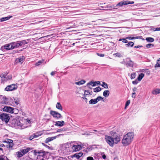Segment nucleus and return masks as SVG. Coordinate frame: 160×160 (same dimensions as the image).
Returning a JSON list of instances; mask_svg holds the SVG:
<instances>
[{"instance_id": "18", "label": "nucleus", "mask_w": 160, "mask_h": 160, "mask_svg": "<svg viewBox=\"0 0 160 160\" xmlns=\"http://www.w3.org/2000/svg\"><path fill=\"white\" fill-rule=\"evenodd\" d=\"M12 17V16H8L5 17H3L0 19V21L1 22H3L4 21L8 20L9 19L11 18Z\"/></svg>"}, {"instance_id": "37", "label": "nucleus", "mask_w": 160, "mask_h": 160, "mask_svg": "<svg viewBox=\"0 0 160 160\" xmlns=\"http://www.w3.org/2000/svg\"><path fill=\"white\" fill-rule=\"evenodd\" d=\"M101 86L107 89L108 88V85L105 82H102Z\"/></svg>"}, {"instance_id": "23", "label": "nucleus", "mask_w": 160, "mask_h": 160, "mask_svg": "<svg viewBox=\"0 0 160 160\" xmlns=\"http://www.w3.org/2000/svg\"><path fill=\"white\" fill-rule=\"evenodd\" d=\"M152 94L154 95H157L160 93V89L157 88L154 90L152 92Z\"/></svg>"}, {"instance_id": "25", "label": "nucleus", "mask_w": 160, "mask_h": 160, "mask_svg": "<svg viewBox=\"0 0 160 160\" xmlns=\"http://www.w3.org/2000/svg\"><path fill=\"white\" fill-rule=\"evenodd\" d=\"M97 103V101L96 99H92L89 101V104H94Z\"/></svg>"}, {"instance_id": "35", "label": "nucleus", "mask_w": 160, "mask_h": 160, "mask_svg": "<svg viewBox=\"0 0 160 160\" xmlns=\"http://www.w3.org/2000/svg\"><path fill=\"white\" fill-rule=\"evenodd\" d=\"M93 146H95V145H92L89 146L86 149V151L87 152H88L89 151H90L92 150L93 148L92 147Z\"/></svg>"}, {"instance_id": "29", "label": "nucleus", "mask_w": 160, "mask_h": 160, "mask_svg": "<svg viewBox=\"0 0 160 160\" xmlns=\"http://www.w3.org/2000/svg\"><path fill=\"white\" fill-rule=\"evenodd\" d=\"M16 153L17 154V157H18V158H19L21 157L23 155L21 150L16 152Z\"/></svg>"}, {"instance_id": "58", "label": "nucleus", "mask_w": 160, "mask_h": 160, "mask_svg": "<svg viewBox=\"0 0 160 160\" xmlns=\"http://www.w3.org/2000/svg\"><path fill=\"white\" fill-rule=\"evenodd\" d=\"M34 138H35V137H34L33 135H32L29 137V139L30 140H31Z\"/></svg>"}, {"instance_id": "14", "label": "nucleus", "mask_w": 160, "mask_h": 160, "mask_svg": "<svg viewBox=\"0 0 160 160\" xmlns=\"http://www.w3.org/2000/svg\"><path fill=\"white\" fill-rule=\"evenodd\" d=\"M60 135H57L56 136L48 138H46V139L45 140L44 142L45 143H48V142L56 139L57 137H58V136H59Z\"/></svg>"}, {"instance_id": "38", "label": "nucleus", "mask_w": 160, "mask_h": 160, "mask_svg": "<svg viewBox=\"0 0 160 160\" xmlns=\"http://www.w3.org/2000/svg\"><path fill=\"white\" fill-rule=\"evenodd\" d=\"M44 61V60L43 59H42L41 60L37 62L35 64V65L36 66H38L40 65L41 64L43 63Z\"/></svg>"}, {"instance_id": "40", "label": "nucleus", "mask_w": 160, "mask_h": 160, "mask_svg": "<svg viewBox=\"0 0 160 160\" xmlns=\"http://www.w3.org/2000/svg\"><path fill=\"white\" fill-rule=\"evenodd\" d=\"M136 74L135 72H133L132 73L131 76V79H132L134 78L136 76Z\"/></svg>"}, {"instance_id": "6", "label": "nucleus", "mask_w": 160, "mask_h": 160, "mask_svg": "<svg viewBox=\"0 0 160 160\" xmlns=\"http://www.w3.org/2000/svg\"><path fill=\"white\" fill-rule=\"evenodd\" d=\"M124 63L126 65L127 67L133 68L134 63L131 60L130 58H128L125 59L124 61Z\"/></svg>"}, {"instance_id": "26", "label": "nucleus", "mask_w": 160, "mask_h": 160, "mask_svg": "<svg viewBox=\"0 0 160 160\" xmlns=\"http://www.w3.org/2000/svg\"><path fill=\"white\" fill-rule=\"evenodd\" d=\"M146 40L148 42H152L154 41V39L151 37H147L146 38Z\"/></svg>"}, {"instance_id": "64", "label": "nucleus", "mask_w": 160, "mask_h": 160, "mask_svg": "<svg viewBox=\"0 0 160 160\" xmlns=\"http://www.w3.org/2000/svg\"><path fill=\"white\" fill-rule=\"evenodd\" d=\"M137 88H136V87H134L133 88V92H135L137 91Z\"/></svg>"}, {"instance_id": "56", "label": "nucleus", "mask_w": 160, "mask_h": 160, "mask_svg": "<svg viewBox=\"0 0 160 160\" xmlns=\"http://www.w3.org/2000/svg\"><path fill=\"white\" fill-rule=\"evenodd\" d=\"M132 97L133 98H135L136 97V93L135 92H133L132 93Z\"/></svg>"}, {"instance_id": "20", "label": "nucleus", "mask_w": 160, "mask_h": 160, "mask_svg": "<svg viewBox=\"0 0 160 160\" xmlns=\"http://www.w3.org/2000/svg\"><path fill=\"white\" fill-rule=\"evenodd\" d=\"M86 81L85 80H82L80 81L76 82L75 84L78 85H81L85 83Z\"/></svg>"}, {"instance_id": "31", "label": "nucleus", "mask_w": 160, "mask_h": 160, "mask_svg": "<svg viewBox=\"0 0 160 160\" xmlns=\"http://www.w3.org/2000/svg\"><path fill=\"white\" fill-rule=\"evenodd\" d=\"M13 145V144L12 143H8L7 145V147L10 150L12 149V147Z\"/></svg>"}, {"instance_id": "10", "label": "nucleus", "mask_w": 160, "mask_h": 160, "mask_svg": "<svg viewBox=\"0 0 160 160\" xmlns=\"http://www.w3.org/2000/svg\"><path fill=\"white\" fill-rule=\"evenodd\" d=\"M0 49L3 51H5V50H8L12 49L11 48V43L9 44H6L4 46H2L1 48Z\"/></svg>"}, {"instance_id": "44", "label": "nucleus", "mask_w": 160, "mask_h": 160, "mask_svg": "<svg viewBox=\"0 0 160 160\" xmlns=\"http://www.w3.org/2000/svg\"><path fill=\"white\" fill-rule=\"evenodd\" d=\"M103 98H102L101 96H98L96 98H95L96 100V101H97V102L100 101V100L103 99Z\"/></svg>"}, {"instance_id": "51", "label": "nucleus", "mask_w": 160, "mask_h": 160, "mask_svg": "<svg viewBox=\"0 0 160 160\" xmlns=\"http://www.w3.org/2000/svg\"><path fill=\"white\" fill-rule=\"evenodd\" d=\"M42 144L43 146H45V147H46V148H48L49 149H50V148H51L50 147H49V146H48L47 145H46L44 143H42Z\"/></svg>"}, {"instance_id": "48", "label": "nucleus", "mask_w": 160, "mask_h": 160, "mask_svg": "<svg viewBox=\"0 0 160 160\" xmlns=\"http://www.w3.org/2000/svg\"><path fill=\"white\" fill-rule=\"evenodd\" d=\"M114 54L116 55V56L119 58L121 57L122 56L121 54L119 52L116 53Z\"/></svg>"}, {"instance_id": "32", "label": "nucleus", "mask_w": 160, "mask_h": 160, "mask_svg": "<svg viewBox=\"0 0 160 160\" xmlns=\"http://www.w3.org/2000/svg\"><path fill=\"white\" fill-rule=\"evenodd\" d=\"M93 91L94 92H98L101 90V88L99 87H98L93 89Z\"/></svg>"}, {"instance_id": "27", "label": "nucleus", "mask_w": 160, "mask_h": 160, "mask_svg": "<svg viewBox=\"0 0 160 160\" xmlns=\"http://www.w3.org/2000/svg\"><path fill=\"white\" fill-rule=\"evenodd\" d=\"M56 108L61 110H62V107L60 102H58L56 105Z\"/></svg>"}, {"instance_id": "46", "label": "nucleus", "mask_w": 160, "mask_h": 160, "mask_svg": "<svg viewBox=\"0 0 160 160\" xmlns=\"http://www.w3.org/2000/svg\"><path fill=\"white\" fill-rule=\"evenodd\" d=\"M5 156L3 155H1L0 156V160H5Z\"/></svg>"}, {"instance_id": "9", "label": "nucleus", "mask_w": 160, "mask_h": 160, "mask_svg": "<svg viewBox=\"0 0 160 160\" xmlns=\"http://www.w3.org/2000/svg\"><path fill=\"white\" fill-rule=\"evenodd\" d=\"M2 110L4 111L8 112L11 113H13L14 112L13 108L10 106H5L2 108Z\"/></svg>"}, {"instance_id": "3", "label": "nucleus", "mask_w": 160, "mask_h": 160, "mask_svg": "<svg viewBox=\"0 0 160 160\" xmlns=\"http://www.w3.org/2000/svg\"><path fill=\"white\" fill-rule=\"evenodd\" d=\"M28 42L26 40L19 41L16 42H14L11 43V48L12 49L15 48H18L20 46L24 45Z\"/></svg>"}, {"instance_id": "36", "label": "nucleus", "mask_w": 160, "mask_h": 160, "mask_svg": "<svg viewBox=\"0 0 160 160\" xmlns=\"http://www.w3.org/2000/svg\"><path fill=\"white\" fill-rule=\"evenodd\" d=\"M42 133L40 132H37L36 133H35L33 135L34 137H35V138L38 137L39 136H41L42 135Z\"/></svg>"}, {"instance_id": "4", "label": "nucleus", "mask_w": 160, "mask_h": 160, "mask_svg": "<svg viewBox=\"0 0 160 160\" xmlns=\"http://www.w3.org/2000/svg\"><path fill=\"white\" fill-rule=\"evenodd\" d=\"M134 1H130L128 0L121 1L118 3L116 6H114V5H113V6H111L110 7L117 8L123 6V5L129 4H134Z\"/></svg>"}, {"instance_id": "24", "label": "nucleus", "mask_w": 160, "mask_h": 160, "mask_svg": "<svg viewBox=\"0 0 160 160\" xmlns=\"http://www.w3.org/2000/svg\"><path fill=\"white\" fill-rule=\"evenodd\" d=\"M109 94L110 92L108 90H105L103 93V96L105 97H108L109 96Z\"/></svg>"}, {"instance_id": "13", "label": "nucleus", "mask_w": 160, "mask_h": 160, "mask_svg": "<svg viewBox=\"0 0 160 160\" xmlns=\"http://www.w3.org/2000/svg\"><path fill=\"white\" fill-rule=\"evenodd\" d=\"M83 155V153L82 152H79V153H76L73 155L71 156V157L72 159L75 158L77 159H79Z\"/></svg>"}, {"instance_id": "60", "label": "nucleus", "mask_w": 160, "mask_h": 160, "mask_svg": "<svg viewBox=\"0 0 160 160\" xmlns=\"http://www.w3.org/2000/svg\"><path fill=\"white\" fill-rule=\"evenodd\" d=\"M142 47V45H138V46H136L134 47V48H138L141 47Z\"/></svg>"}, {"instance_id": "54", "label": "nucleus", "mask_w": 160, "mask_h": 160, "mask_svg": "<svg viewBox=\"0 0 160 160\" xmlns=\"http://www.w3.org/2000/svg\"><path fill=\"white\" fill-rule=\"evenodd\" d=\"M126 39H128L129 40H133L134 39V37H127L126 38Z\"/></svg>"}, {"instance_id": "8", "label": "nucleus", "mask_w": 160, "mask_h": 160, "mask_svg": "<svg viewBox=\"0 0 160 160\" xmlns=\"http://www.w3.org/2000/svg\"><path fill=\"white\" fill-rule=\"evenodd\" d=\"M18 87L15 84H12L8 85L5 88V90L7 91H12L17 89Z\"/></svg>"}, {"instance_id": "55", "label": "nucleus", "mask_w": 160, "mask_h": 160, "mask_svg": "<svg viewBox=\"0 0 160 160\" xmlns=\"http://www.w3.org/2000/svg\"><path fill=\"white\" fill-rule=\"evenodd\" d=\"M94 84H96V86L97 85H100V82L99 81L94 82Z\"/></svg>"}, {"instance_id": "49", "label": "nucleus", "mask_w": 160, "mask_h": 160, "mask_svg": "<svg viewBox=\"0 0 160 160\" xmlns=\"http://www.w3.org/2000/svg\"><path fill=\"white\" fill-rule=\"evenodd\" d=\"M89 90H85L84 91V95H88V92H89Z\"/></svg>"}, {"instance_id": "19", "label": "nucleus", "mask_w": 160, "mask_h": 160, "mask_svg": "<svg viewBox=\"0 0 160 160\" xmlns=\"http://www.w3.org/2000/svg\"><path fill=\"white\" fill-rule=\"evenodd\" d=\"M30 150V148H28L26 149H23L21 150L23 155H24L27 152H28Z\"/></svg>"}, {"instance_id": "17", "label": "nucleus", "mask_w": 160, "mask_h": 160, "mask_svg": "<svg viewBox=\"0 0 160 160\" xmlns=\"http://www.w3.org/2000/svg\"><path fill=\"white\" fill-rule=\"evenodd\" d=\"M24 59V56L20 57L16 59L15 62L16 63H22L23 62Z\"/></svg>"}, {"instance_id": "22", "label": "nucleus", "mask_w": 160, "mask_h": 160, "mask_svg": "<svg viewBox=\"0 0 160 160\" xmlns=\"http://www.w3.org/2000/svg\"><path fill=\"white\" fill-rule=\"evenodd\" d=\"M68 128L67 127H63V128L58 129L56 132H62L66 131L68 130Z\"/></svg>"}, {"instance_id": "50", "label": "nucleus", "mask_w": 160, "mask_h": 160, "mask_svg": "<svg viewBox=\"0 0 160 160\" xmlns=\"http://www.w3.org/2000/svg\"><path fill=\"white\" fill-rule=\"evenodd\" d=\"M142 39L143 40H144V39L142 38V36H138L136 37H134V39Z\"/></svg>"}, {"instance_id": "2", "label": "nucleus", "mask_w": 160, "mask_h": 160, "mask_svg": "<svg viewBox=\"0 0 160 160\" xmlns=\"http://www.w3.org/2000/svg\"><path fill=\"white\" fill-rule=\"evenodd\" d=\"M134 136V133L132 132H129L125 135L122 141L123 145L127 146L130 144L132 141Z\"/></svg>"}, {"instance_id": "5", "label": "nucleus", "mask_w": 160, "mask_h": 160, "mask_svg": "<svg viewBox=\"0 0 160 160\" xmlns=\"http://www.w3.org/2000/svg\"><path fill=\"white\" fill-rule=\"evenodd\" d=\"M10 115L4 113H2L0 114V119L3 122L7 123L10 119Z\"/></svg>"}, {"instance_id": "1", "label": "nucleus", "mask_w": 160, "mask_h": 160, "mask_svg": "<svg viewBox=\"0 0 160 160\" xmlns=\"http://www.w3.org/2000/svg\"><path fill=\"white\" fill-rule=\"evenodd\" d=\"M111 136L106 135L105 140L106 142L111 147H112L114 144H117L120 141L119 135L116 132L112 131L110 132Z\"/></svg>"}, {"instance_id": "53", "label": "nucleus", "mask_w": 160, "mask_h": 160, "mask_svg": "<svg viewBox=\"0 0 160 160\" xmlns=\"http://www.w3.org/2000/svg\"><path fill=\"white\" fill-rule=\"evenodd\" d=\"M97 55L98 56L101 57H103L105 56L104 54H101V53H97Z\"/></svg>"}, {"instance_id": "34", "label": "nucleus", "mask_w": 160, "mask_h": 160, "mask_svg": "<svg viewBox=\"0 0 160 160\" xmlns=\"http://www.w3.org/2000/svg\"><path fill=\"white\" fill-rule=\"evenodd\" d=\"M127 39H126V38H120L119 39V41H122V42H124V43H127L128 42V41L127 40Z\"/></svg>"}, {"instance_id": "16", "label": "nucleus", "mask_w": 160, "mask_h": 160, "mask_svg": "<svg viewBox=\"0 0 160 160\" xmlns=\"http://www.w3.org/2000/svg\"><path fill=\"white\" fill-rule=\"evenodd\" d=\"M72 148L73 150L75 151H77L81 149L82 147L81 145H73L72 146Z\"/></svg>"}, {"instance_id": "28", "label": "nucleus", "mask_w": 160, "mask_h": 160, "mask_svg": "<svg viewBox=\"0 0 160 160\" xmlns=\"http://www.w3.org/2000/svg\"><path fill=\"white\" fill-rule=\"evenodd\" d=\"M134 45V43L132 42H128V43L125 44V46L126 47H132Z\"/></svg>"}, {"instance_id": "15", "label": "nucleus", "mask_w": 160, "mask_h": 160, "mask_svg": "<svg viewBox=\"0 0 160 160\" xmlns=\"http://www.w3.org/2000/svg\"><path fill=\"white\" fill-rule=\"evenodd\" d=\"M55 122V126L60 127L63 126L64 124V122L63 121H58Z\"/></svg>"}, {"instance_id": "41", "label": "nucleus", "mask_w": 160, "mask_h": 160, "mask_svg": "<svg viewBox=\"0 0 160 160\" xmlns=\"http://www.w3.org/2000/svg\"><path fill=\"white\" fill-rule=\"evenodd\" d=\"M7 75V73L6 74ZM12 78V76L11 75H9L8 76H6V80H5L4 81H7L8 80H10Z\"/></svg>"}, {"instance_id": "62", "label": "nucleus", "mask_w": 160, "mask_h": 160, "mask_svg": "<svg viewBox=\"0 0 160 160\" xmlns=\"http://www.w3.org/2000/svg\"><path fill=\"white\" fill-rule=\"evenodd\" d=\"M156 31H160V28H157L155 29Z\"/></svg>"}, {"instance_id": "57", "label": "nucleus", "mask_w": 160, "mask_h": 160, "mask_svg": "<svg viewBox=\"0 0 160 160\" xmlns=\"http://www.w3.org/2000/svg\"><path fill=\"white\" fill-rule=\"evenodd\" d=\"M87 160H93V158L92 157H88L87 158Z\"/></svg>"}, {"instance_id": "30", "label": "nucleus", "mask_w": 160, "mask_h": 160, "mask_svg": "<svg viewBox=\"0 0 160 160\" xmlns=\"http://www.w3.org/2000/svg\"><path fill=\"white\" fill-rule=\"evenodd\" d=\"M6 73H5L4 74L2 73L0 75V77L1 78L2 81H4L5 80H6Z\"/></svg>"}, {"instance_id": "11", "label": "nucleus", "mask_w": 160, "mask_h": 160, "mask_svg": "<svg viewBox=\"0 0 160 160\" xmlns=\"http://www.w3.org/2000/svg\"><path fill=\"white\" fill-rule=\"evenodd\" d=\"M12 123L14 124V125H17L20 126L22 128V124L19 120H17L15 118L13 119L12 121Z\"/></svg>"}, {"instance_id": "63", "label": "nucleus", "mask_w": 160, "mask_h": 160, "mask_svg": "<svg viewBox=\"0 0 160 160\" xmlns=\"http://www.w3.org/2000/svg\"><path fill=\"white\" fill-rule=\"evenodd\" d=\"M102 158L104 159H105L106 158V155L105 154L103 155H102Z\"/></svg>"}, {"instance_id": "21", "label": "nucleus", "mask_w": 160, "mask_h": 160, "mask_svg": "<svg viewBox=\"0 0 160 160\" xmlns=\"http://www.w3.org/2000/svg\"><path fill=\"white\" fill-rule=\"evenodd\" d=\"M144 74L143 73H141L140 74H139L138 76L137 79L138 81H140L142 80V78H143V77H144Z\"/></svg>"}, {"instance_id": "52", "label": "nucleus", "mask_w": 160, "mask_h": 160, "mask_svg": "<svg viewBox=\"0 0 160 160\" xmlns=\"http://www.w3.org/2000/svg\"><path fill=\"white\" fill-rule=\"evenodd\" d=\"M155 67H160V63L159 62H157V63L155 66Z\"/></svg>"}, {"instance_id": "42", "label": "nucleus", "mask_w": 160, "mask_h": 160, "mask_svg": "<svg viewBox=\"0 0 160 160\" xmlns=\"http://www.w3.org/2000/svg\"><path fill=\"white\" fill-rule=\"evenodd\" d=\"M13 142V140L11 139H7L5 141H4L3 142H7L8 143H12Z\"/></svg>"}, {"instance_id": "7", "label": "nucleus", "mask_w": 160, "mask_h": 160, "mask_svg": "<svg viewBox=\"0 0 160 160\" xmlns=\"http://www.w3.org/2000/svg\"><path fill=\"white\" fill-rule=\"evenodd\" d=\"M50 113L54 118H56L57 119L62 117V115L60 113L55 111L51 110Z\"/></svg>"}, {"instance_id": "33", "label": "nucleus", "mask_w": 160, "mask_h": 160, "mask_svg": "<svg viewBox=\"0 0 160 160\" xmlns=\"http://www.w3.org/2000/svg\"><path fill=\"white\" fill-rule=\"evenodd\" d=\"M91 85L92 87L96 86V84H94V82L93 81H91L89 82H88L87 84V86H88L89 85Z\"/></svg>"}, {"instance_id": "61", "label": "nucleus", "mask_w": 160, "mask_h": 160, "mask_svg": "<svg viewBox=\"0 0 160 160\" xmlns=\"http://www.w3.org/2000/svg\"><path fill=\"white\" fill-rule=\"evenodd\" d=\"M156 28L152 27H151V30H152V31H156V30H155Z\"/></svg>"}, {"instance_id": "45", "label": "nucleus", "mask_w": 160, "mask_h": 160, "mask_svg": "<svg viewBox=\"0 0 160 160\" xmlns=\"http://www.w3.org/2000/svg\"><path fill=\"white\" fill-rule=\"evenodd\" d=\"M19 101L18 98H14V102L17 105H18L19 103Z\"/></svg>"}, {"instance_id": "12", "label": "nucleus", "mask_w": 160, "mask_h": 160, "mask_svg": "<svg viewBox=\"0 0 160 160\" xmlns=\"http://www.w3.org/2000/svg\"><path fill=\"white\" fill-rule=\"evenodd\" d=\"M34 152L35 155H37V154H39V155L40 156H44L46 154L45 152L42 150H34Z\"/></svg>"}, {"instance_id": "47", "label": "nucleus", "mask_w": 160, "mask_h": 160, "mask_svg": "<svg viewBox=\"0 0 160 160\" xmlns=\"http://www.w3.org/2000/svg\"><path fill=\"white\" fill-rule=\"evenodd\" d=\"M138 81L137 79L132 82V83L134 85H136L138 83Z\"/></svg>"}, {"instance_id": "59", "label": "nucleus", "mask_w": 160, "mask_h": 160, "mask_svg": "<svg viewBox=\"0 0 160 160\" xmlns=\"http://www.w3.org/2000/svg\"><path fill=\"white\" fill-rule=\"evenodd\" d=\"M56 72V71H52L51 73V75L52 76H53L55 74V73Z\"/></svg>"}, {"instance_id": "43", "label": "nucleus", "mask_w": 160, "mask_h": 160, "mask_svg": "<svg viewBox=\"0 0 160 160\" xmlns=\"http://www.w3.org/2000/svg\"><path fill=\"white\" fill-rule=\"evenodd\" d=\"M130 103V100H128L126 102L125 108L126 109L127 108V107L129 105Z\"/></svg>"}, {"instance_id": "39", "label": "nucleus", "mask_w": 160, "mask_h": 160, "mask_svg": "<svg viewBox=\"0 0 160 160\" xmlns=\"http://www.w3.org/2000/svg\"><path fill=\"white\" fill-rule=\"evenodd\" d=\"M154 46V45L151 43H149L146 45V47L147 48H150Z\"/></svg>"}]
</instances>
